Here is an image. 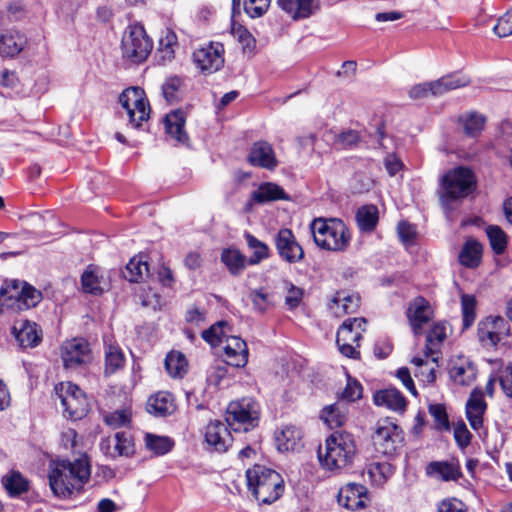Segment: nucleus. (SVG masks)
<instances>
[{"instance_id":"nucleus-5","label":"nucleus","mask_w":512,"mask_h":512,"mask_svg":"<svg viewBox=\"0 0 512 512\" xmlns=\"http://www.w3.org/2000/svg\"><path fill=\"white\" fill-rule=\"evenodd\" d=\"M41 291L26 281L10 280L0 288V314L8 309L28 310L42 300Z\"/></svg>"},{"instance_id":"nucleus-18","label":"nucleus","mask_w":512,"mask_h":512,"mask_svg":"<svg viewBox=\"0 0 512 512\" xmlns=\"http://www.w3.org/2000/svg\"><path fill=\"white\" fill-rule=\"evenodd\" d=\"M227 422L211 421L205 430V441L217 452H225L232 443V436Z\"/></svg>"},{"instance_id":"nucleus-10","label":"nucleus","mask_w":512,"mask_h":512,"mask_svg":"<svg viewBox=\"0 0 512 512\" xmlns=\"http://www.w3.org/2000/svg\"><path fill=\"white\" fill-rule=\"evenodd\" d=\"M119 102L126 110L130 123L134 127H140L141 123L149 118L150 108L143 89L139 87L125 89L119 96Z\"/></svg>"},{"instance_id":"nucleus-20","label":"nucleus","mask_w":512,"mask_h":512,"mask_svg":"<svg viewBox=\"0 0 512 512\" xmlns=\"http://www.w3.org/2000/svg\"><path fill=\"white\" fill-rule=\"evenodd\" d=\"M477 373V366L466 357L453 360L449 368L450 379L460 386H470L476 380Z\"/></svg>"},{"instance_id":"nucleus-59","label":"nucleus","mask_w":512,"mask_h":512,"mask_svg":"<svg viewBox=\"0 0 512 512\" xmlns=\"http://www.w3.org/2000/svg\"><path fill=\"white\" fill-rule=\"evenodd\" d=\"M362 397L361 384L351 377H348L347 385L342 392L341 399L347 402H355Z\"/></svg>"},{"instance_id":"nucleus-58","label":"nucleus","mask_w":512,"mask_h":512,"mask_svg":"<svg viewBox=\"0 0 512 512\" xmlns=\"http://www.w3.org/2000/svg\"><path fill=\"white\" fill-rule=\"evenodd\" d=\"M271 0H245L244 10L251 18L261 17L269 8Z\"/></svg>"},{"instance_id":"nucleus-40","label":"nucleus","mask_w":512,"mask_h":512,"mask_svg":"<svg viewBox=\"0 0 512 512\" xmlns=\"http://www.w3.org/2000/svg\"><path fill=\"white\" fill-rule=\"evenodd\" d=\"M321 418L331 429L341 427L346 421V407L341 403L326 406L321 411Z\"/></svg>"},{"instance_id":"nucleus-44","label":"nucleus","mask_w":512,"mask_h":512,"mask_svg":"<svg viewBox=\"0 0 512 512\" xmlns=\"http://www.w3.org/2000/svg\"><path fill=\"white\" fill-rule=\"evenodd\" d=\"M462 328H470L476 319L477 300L472 294H462L461 297Z\"/></svg>"},{"instance_id":"nucleus-32","label":"nucleus","mask_w":512,"mask_h":512,"mask_svg":"<svg viewBox=\"0 0 512 512\" xmlns=\"http://www.w3.org/2000/svg\"><path fill=\"white\" fill-rule=\"evenodd\" d=\"M82 289L85 293L101 295L105 291L106 283L102 275H99L98 268L88 266L81 276Z\"/></svg>"},{"instance_id":"nucleus-8","label":"nucleus","mask_w":512,"mask_h":512,"mask_svg":"<svg viewBox=\"0 0 512 512\" xmlns=\"http://www.w3.org/2000/svg\"><path fill=\"white\" fill-rule=\"evenodd\" d=\"M443 196L450 200L467 197L476 187L474 173L466 167L460 166L448 171L442 178Z\"/></svg>"},{"instance_id":"nucleus-37","label":"nucleus","mask_w":512,"mask_h":512,"mask_svg":"<svg viewBox=\"0 0 512 512\" xmlns=\"http://www.w3.org/2000/svg\"><path fill=\"white\" fill-rule=\"evenodd\" d=\"M481 256L482 245L475 239H468L459 253V261L468 268H475L479 265Z\"/></svg>"},{"instance_id":"nucleus-13","label":"nucleus","mask_w":512,"mask_h":512,"mask_svg":"<svg viewBox=\"0 0 512 512\" xmlns=\"http://www.w3.org/2000/svg\"><path fill=\"white\" fill-rule=\"evenodd\" d=\"M275 245L279 256L288 263H297L304 258L302 246L288 228L278 231L275 236Z\"/></svg>"},{"instance_id":"nucleus-61","label":"nucleus","mask_w":512,"mask_h":512,"mask_svg":"<svg viewBox=\"0 0 512 512\" xmlns=\"http://www.w3.org/2000/svg\"><path fill=\"white\" fill-rule=\"evenodd\" d=\"M498 380L505 396L512 398V362L499 371Z\"/></svg>"},{"instance_id":"nucleus-54","label":"nucleus","mask_w":512,"mask_h":512,"mask_svg":"<svg viewBox=\"0 0 512 512\" xmlns=\"http://www.w3.org/2000/svg\"><path fill=\"white\" fill-rule=\"evenodd\" d=\"M186 361L181 354H168L165 358V368L173 377H182L185 370Z\"/></svg>"},{"instance_id":"nucleus-22","label":"nucleus","mask_w":512,"mask_h":512,"mask_svg":"<svg viewBox=\"0 0 512 512\" xmlns=\"http://www.w3.org/2000/svg\"><path fill=\"white\" fill-rule=\"evenodd\" d=\"M487 409L483 391L475 387L466 403V417L470 426L478 430L483 425V415Z\"/></svg>"},{"instance_id":"nucleus-51","label":"nucleus","mask_w":512,"mask_h":512,"mask_svg":"<svg viewBox=\"0 0 512 512\" xmlns=\"http://www.w3.org/2000/svg\"><path fill=\"white\" fill-rule=\"evenodd\" d=\"M183 79L179 76L168 77L162 85V93L169 103L177 102L180 99Z\"/></svg>"},{"instance_id":"nucleus-7","label":"nucleus","mask_w":512,"mask_h":512,"mask_svg":"<svg viewBox=\"0 0 512 512\" xmlns=\"http://www.w3.org/2000/svg\"><path fill=\"white\" fill-rule=\"evenodd\" d=\"M372 442L377 453L392 457L403 445L404 432L389 418L381 419L376 424Z\"/></svg>"},{"instance_id":"nucleus-29","label":"nucleus","mask_w":512,"mask_h":512,"mask_svg":"<svg viewBox=\"0 0 512 512\" xmlns=\"http://www.w3.org/2000/svg\"><path fill=\"white\" fill-rule=\"evenodd\" d=\"M470 83L467 76L460 73H453L432 81L433 96H442L443 94L465 87Z\"/></svg>"},{"instance_id":"nucleus-50","label":"nucleus","mask_w":512,"mask_h":512,"mask_svg":"<svg viewBox=\"0 0 512 512\" xmlns=\"http://www.w3.org/2000/svg\"><path fill=\"white\" fill-rule=\"evenodd\" d=\"M487 237L493 252L497 255L504 253L507 246V238L504 231L495 225L486 228Z\"/></svg>"},{"instance_id":"nucleus-26","label":"nucleus","mask_w":512,"mask_h":512,"mask_svg":"<svg viewBox=\"0 0 512 512\" xmlns=\"http://www.w3.org/2000/svg\"><path fill=\"white\" fill-rule=\"evenodd\" d=\"M373 400L377 406H384L397 412H404L407 405L402 393L393 387L377 391Z\"/></svg>"},{"instance_id":"nucleus-16","label":"nucleus","mask_w":512,"mask_h":512,"mask_svg":"<svg viewBox=\"0 0 512 512\" xmlns=\"http://www.w3.org/2000/svg\"><path fill=\"white\" fill-rule=\"evenodd\" d=\"M247 161L254 167H260L273 171L278 166L274 149L267 141H256L252 144L247 156Z\"/></svg>"},{"instance_id":"nucleus-60","label":"nucleus","mask_w":512,"mask_h":512,"mask_svg":"<svg viewBox=\"0 0 512 512\" xmlns=\"http://www.w3.org/2000/svg\"><path fill=\"white\" fill-rule=\"evenodd\" d=\"M397 232L401 242L404 245L409 246L414 244L417 234L414 225L406 221H401L397 226Z\"/></svg>"},{"instance_id":"nucleus-33","label":"nucleus","mask_w":512,"mask_h":512,"mask_svg":"<svg viewBox=\"0 0 512 512\" xmlns=\"http://www.w3.org/2000/svg\"><path fill=\"white\" fill-rule=\"evenodd\" d=\"M220 259L233 276L240 275L248 263L246 257L238 249L233 247L223 249Z\"/></svg>"},{"instance_id":"nucleus-28","label":"nucleus","mask_w":512,"mask_h":512,"mask_svg":"<svg viewBox=\"0 0 512 512\" xmlns=\"http://www.w3.org/2000/svg\"><path fill=\"white\" fill-rule=\"evenodd\" d=\"M146 409L157 417L171 415L175 410L173 397L168 392H158L148 399Z\"/></svg>"},{"instance_id":"nucleus-3","label":"nucleus","mask_w":512,"mask_h":512,"mask_svg":"<svg viewBox=\"0 0 512 512\" xmlns=\"http://www.w3.org/2000/svg\"><path fill=\"white\" fill-rule=\"evenodd\" d=\"M248 490L259 504H271L284 492V480L273 469L263 465H254L246 471Z\"/></svg>"},{"instance_id":"nucleus-34","label":"nucleus","mask_w":512,"mask_h":512,"mask_svg":"<svg viewBox=\"0 0 512 512\" xmlns=\"http://www.w3.org/2000/svg\"><path fill=\"white\" fill-rule=\"evenodd\" d=\"M302 433L295 426H285L275 435L277 447L280 451H294L300 446Z\"/></svg>"},{"instance_id":"nucleus-49","label":"nucleus","mask_w":512,"mask_h":512,"mask_svg":"<svg viewBox=\"0 0 512 512\" xmlns=\"http://www.w3.org/2000/svg\"><path fill=\"white\" fill-rule=\"evenodd\" d=\"M332 305L330 308H333V305L341 306V310L343 314H351L356 312L359 307V298L353 295L346 293L345 291H337L333 296Z\"/></svg>"},{"instance_id":"nucleus-42","label":"nucleus","mask_w":512,"mask_h":512,"mask_svg":"<svg viewBox=\"0 0 512 512\" xmlns=\"http://www.w3.org/2000/svg\"><path fill=\"white\" fill-rule=\"evenodd\" d=\"M2 483L10 497H18L29 490V482L19 472L4 476Z\"/></svg>"},{"instance_id":"nucleus-35","label":"nucleus","mask_w":512,"mask_h":512,"mask_svg":"<svg viewBox=\"0 0 512 512\" xmlns=\"http://www.w3.org/2000/svg\"><path fill=\"white\" fill-rule=\"evenodd\" d=\"M146 255H138L130 259L122 274L123 277L132 283H139L145 274L149 272V265Z\"/></svg>"},{"instance_id":"nucleus-27","label":"nucleus","mask_w":512,"mask_h":512,"mask_svg":"<svg viewBox=\"0 0 512 512\" xmlns=\"http://www.w3.org/2000/svg\"><path fill=\"white\" fill-rule=\"evenodd\" d=\"M289 196L284 189L272 182H266L259 186V188L251 193L250 202L257 204H264L267 202L277 200H288Z\"/></svg>"},{"instance_id":"nucleus-46","label":"nucleus","mask_w":512,"mask_h":512,"mask_svg":"<svg viewBox=\"0 0 512 512\" xmlns=\"http://www.w3.org/2000/svg\"><path fill=\"white\" fill-rule=\"evenodd\" d=\"M145 445L155 455H164L171 451L174 446L173 440L167 436H157L151 433L145 435Z\"/></svg>"},{"instance_id":"nucleus-57","label":"nucleus","mask_w":512,"mask_h":512,"mask_svg":"<svg viewBox=\"0 0 512 512\" xmlns=\"http://www.w3.org/2000/svg\"><path fill=\"white\" fill-rule=\"evenodd\" d=\"M287 293L285 296V305L289 310L296 309L302 302L304 291L291 282H286Z\"/></svg>"},{"instance_id":"nucleus-52","label":"nucleus","mask_w":512,"mask_h":512,"mask_svg":"<svg viewBox=\"0 0 512 512\" xmlns=\"http://www.w3.org/2000/svg\"><path fill=\"white\" fill-rule=\"evenodd\" d=\"M430 415L433 417L435 422V429L442 431L450 430V422L446 407L443 404H430L428 407Z\"/></svg>"},{"instance_id":"nucleus-43","label":"nucleus","mask_w":512,"mask_h":512,"mask_svg":"<svg viewBox=\"0 0 512 512\" xmlns=\"http://www.w3.org/2000/svg\"><path fill=\"white\" fill-rule=\"evenodd\" d=\"M228 332H231V327L226 321H219L213 324L210 328L204 330L201 334L202 338L209 344L216 346L225 342Z\"/></svg>"},{"instance_id":"nucleus-30","label":"nucleus","mask_w":512,"mask_h":512,"mask_svg":"<svg viewBox=\"0 0 512 512\" xmlns=\"http://www.w3.org/2000/svg\"><path fill=\"white\" fill-rule=\"evenodd\" d=\"M426 471L427 474L437 476L443 481H456L462 476L459 464L453 461L431 462Z\"/></svg>"},{"instance_id":"nucleus-31","label":"nucleus","mask_w":512,"mask_h":512,"mask_svg":"<svg viewBox=\"0 0 512 512\" xmlns=\"http://www.w3.org/2000/svg\"><path fill=\"white\" fill-rule=\"evenodd\" d=\"M26 42V37L23 34L9 30L0 37V54L6 57H14L22 51Z\"/></svg>"},{"instance_id":"nucleus-39","label":"nucleus","mask_w":512,"mask_h":512,"mask_svg":"<svg viewBox=\"0 0 512 512\" xmlns=\"http://www.w3.org/2000/svg\"><path fill=\"white\" fill-rule=\"evenodd\" d=\"M465 135L476 137L481 133L485 125V117L477 112H469L462 114L458 119Z\"/></svg>"},{"instance_id":"nucleus-14","label":"nucleus","mask_w":512,"mask_h":512,"mask_svg":"<svg viewBox=\"0 0 512 512\" xmlns=\"http://www.w3.org/2000/svg\"><path fill=\"white\" fill-rule=\"evenodd\" d=\"M65 368H76L90 361V348L86 340L74 338L66 341L61 348Z\"/></svg>"},{"instance_id":"nucleus-48","label":"nucleus","mask_w":512,"mask_h":512,"mask_svg":"<svg viewBox=\"0 0 512 512\" xmlns=\"http://www.w3.org/2000/svg\"><path fill=\"white\" fill-rule=\"evenodd\" d=\"M245 239L248 247L254 251L253 255L248 260L250 265L258 264L269 257V248L264 242L258 240L250 233L245 234Z\"/></svg>"},{"instance_id":"nucleus-17","label":"nucleus","mask_w":512,"mask_h":512,"mask_svg":"<svg viewBox=\"0 0 512 512\" xmlns=\"http://www.w3.org/2000/svg\"><path fill=\"white\" fill-rule=\"evenodd\" d=\"M12 332L16 341L23 348H34L42 341V329L40 326L27 319H21L15 322Z\"/></svg>"},{"instance_id":"nucleus-1","label":"nucleus","mask_w":512,"mask_h":512,"mask_svg":"<svg viewBox=\"0 0 512 512\" xmlns=\"http://www.w3.org/2000/svg\"><path fill=\"white\" fill-rule=\"evenodd\" d=\"M91 467L87 457L70 461L68 459L53 460L49 464L48 480L53 494L62 499L79 493L89 481Z\"/></svg>"},{"instance_id":"nucleus-38","label":"nucleus","mask_w":512,"mask_h":512,"mask_svg":"<svg viewBox=\"0 0 512 512\" xmlns=\"http://www.w3.org/2000/svg\"><path fill=\"white\" fill-rule=\"evenodd\" d=\"M378 209L375 205H364L357 210L356 221L361 231L372 232L378 223Z\"/></svg>"},{"instance_id":"nucleus-62","label":"nucleus","mask_w":512,"mask_h":512,"mask_svg":"<svg viewBox=\"0 0 512 512\" xmlns=\"http://www.w3.org/2000/svg\"><path fill=\"white\" fill-rule=\"evenodd\" d=\"M493 30L499 37H507L512 34V15L509 11L498 19Z\"/></svg>"},{"instance_id":"nucleus-2","label":"nucleus","mask_w":512,"mask_h":512,"mask_svg":"<svg viewBox=\"0 0 512 512\" xmlns=\"http://www.w3.org/2000/svg\"><path fill=\"white\" fill-rule=\"evenodd\" d=\"M356 455V443L352 434L335 431L325 441L324 450L318 449V459L326 470H338L353 463Z\"/></svg>"},{"instance_id":"nucleus-56","label":"nucleus","mask_w":512,"mask_h":512,"mask_svg":"<svg viewBox=\"0 0 512 512\" xmlns=\"http://www.w3.org/2000/svg\"><path fill=\"white\" fill-rule=\"evenodd\" d=\"M446 338V327L442 323H436L432 326L426 336V349L432 352V347L440 345Z\"/></svg>"},{"instance_id":"nucleus-63","label":"nucleus","mask_w":512,"mask_h":512,"mask_svg":"<svg viewBox=\"0 0 512 512\" xmlns=\"http://www.w3.org/2000/svg\"><path fill=\"white\" fill-rule=\"evenodd\" d=\"M454 438L459 447L465 448L471 442V433L466 427V424L461 421L454 426Z\"/></svg>"},{"instance_id":"nucleus-12","label":"nucleus","mask_w":512,"mask_h":512,"mask_svg":"<svg viewBox=\"0 0 512 512\" xmlns=\"http://www.w3.org/2000/svg\"><path fill=\"white\" fill-rule=\"evenodd\" d=\"M509 334L510 326L501 316H488L478 324V338L484 345L496 346Z\"/></svg>"},{"instance_id":"nucleus-25","label":"nucleus","mask_w":512,"mask_h":512,"mask_svg":"<svg viewBox=\"0 0 512 512\" xmlns=\"http://www.w3.org/2000/svg\"><path fill=\"white\" fill-rule=\"evenodd\" d=\"M365 324L366 320L364 318L346 319L337 331L336 342L359 346V341L362 339V331L365 330Z\"/></svg>"},{"instance_id":"nucleus-64","label":"nucleus","mask_w":512,"mask_h":512,"mask_svg":"<svg viewBox=\"0 0 512 512\" xmlns=\"http://www.w3.org/2000/svg\"><path fill=\"white\" fill-rule=\"evenodd\" d=\"M438 512H467L465 504L458 499H445L439 507Z\"/></svg>"},{"instance_id":"nucleus-55","label":"nucleus","mask_w":512,"mask_h":512,"mask_svg":"<svg viewBox=\"0 0 512 512\" xmlns=\"http://www.w3.org/2000/svg\"><path fill=\"white\" fill-rule=\"evenodd\" d=\"M114 449L119 456H128L133 452L132 439L126 432H117L113 440Z\"/></svg>"},{"instance_id":"nucleus-9","label":"nucleus","mask_w":512,"mask_h":512,"mask_svg":"<svg viewBox=\"0 0 512 512\" xmlns=\"http://www.w3.org/2000/svg\"><path fill=\"white\" fill-rule=\"evenodd\" d=\"M152 47V41L142 26H130L122 38L123 56L134 63L144 61L150 54Z\"/></svg>"},{"instance_id":"nucleus-23","label":"nucleus","mask_w":512,"mask_h":512,"mask_svg":"<svg viewBox=\"0 0 512 512\" xmlns=\"http://www.w3.org/2000/svg\"><path fill=\"white\" fill-rule=\"evenodd\" d=\"M186 115L181 109L173 110L165 116L166 133L178 144L188 145L189 136L185 131Z\"/></svg>"},{"instance_id":"nucleus-21","label":"nucleus","mask_w":512,"mask_h":512,"mask_svg":"<svg viewBox=\"0 0 512 512\" xmlns=\"http://www.w3.org/2000/svg\"><path fill=\"white\" fill-rule=\"evenodd\" d=\"M224 355L228 365L244 367L248 362V348L246 342L238 337L229 335L225 340Z\"/></svg>"},{"instance_id":"nucleus-53","label":"nucleus","mask_w":512,"mask_h":512,"mask_svg":"<svg viewBox=\"0 0 512 512\" xmlns=\"http://www.w3.org/2000/svg\"><path fill=\"white\" fill-rule=\"evenodd\" d=\"M249 298L254 309L260 313H264L269 307L273 306L271 295L265 292L263 288L252 290Z\"/></svg>"},{"instance_id":"nucleus-45","label":"nucleus","mask_w":512,"mask_h":512,"mask_svg":"<svg viewBox=\"0 0 512 512\" xmlns=\"http://www.w3.org/2000/svg\"><path fill=\"white\" fill-rule=\"evenodd\" d=\"M177 45V36L167 29L159 39L157 54L162 62L170 61L174 58V46Z\"/></svg>"},{"instance_id":"nucleus-24","label":"nucleus","mask_w":512,"mask_h":512,"mask_svg":"<svg viewBox=\"0 0 512 512\" xmlns=\"http://www.w3.org/2000/svg\"><path fill=\"white\" fill-rule=\"evenodd\" d=\"M277 4L293 20L309 18L318 9L316 0H277Z\"/></svg>"},{"instance_id":"nucleus-41","label":"nucleus","mask_w":512,"mask_h":512,"mask_svg":"<svg viewBox=\"0 0 512 512\" xmlns=\"http://www.w3.org/2000/svg\"><path fill=\"white\" fill-rule=\"evenodd\" d=\"M64 412L68 413L72 419H81L88 411V402L85 396L73 398L70 396H62L61 402Z\"/></svg>"},{"instance_id":"nucleus-36","label":"nucleus","mask_w":512,"mask_h":512,"mask_svg":"<svg viewBox=\"0 0 512 512\" xmlns=\"http://www.w3.org/2000/svg\"><path fill=\"white\" fill-rule=\"evenodd\" d=\"M105 376H110L125 366V355L118 345H105Z\"/></svg>"},{"instance_id":"nucleus-11","label":"nucleus","mask_w":512,"mask_h":512,"mask_svg":"<svg viewBox=\"0 0 512 512\" xmlns=\"http://www.w3.org/2000/svg\"><path fill=\"white\" fill-rule=\"evenodd\" d=\"M224 46L219 42H211L198 48L193 53L196 66L206 74L220 70L224 65Z\"/></svg>"},{"instance_id":"nucleus-15","label":"nucleus","mask_w":512,"mask_h":512,"mask_svg":"<svg viewBox=\"0 0 512 512\" xmlns=\"http://www.w3.org/2000/svg\"><path fill=\"white\" fill-rule=\"evenodd\" d=\"M407 318L413 333L421 334L423 326L433 318V309L429 301L422 296L414 298L408 306Z\"/></svg>"},{"instance_id":"nucleus-6","label":"nucleus","mask_w":512,"mask_h":512,"mask_svg":"<svg viewBox=\"0 0 512 512\" xmlns=\"http://www.w3.org/2000/svg\"><path fill=\"white\" fill-rule=\"evenodd\" d=\"M259 418V403L252 397H244L229 403L225 421L231 430L247 432L258 426Z\"/></svg>"},{"instance_id":"nucleus-19","label":"nucleus","mask_w":512,"mask_h":512,"mask_svg":"<svg viewBox=\"0 0 512 512\" xmlns=\"http://www.w3.org/2000/svg\"><path fill=\"white\" fill-rule=\"evenodd\" d=\"M367 493L365 486L357 483H347L340 488L337 501L340 506L348 510L362 509L365 507Z\"/></svg>"},{"instance_id":"nucleus-4","label":"nucleus","mask_w":512,"mask_h":512,"mask_svg":"<svg viewBox=\"0 0 512 512\" xmlns=\"http://www.w3.org/2000/svg\"><path fill=\"white\" fill-rule=\"evenodd\" d=\"M310 230L315 244L321 249L343 252L350 244V231L341 219L315 218L310 224Z\"/></svg>"},{"instance_id":"nucleus-47","label":"nucleus","mask_w":512,"mask_h":512,"mask_svg":"<svg viewBox=\"0 0 512 512\" xmlns=\"http://www.w3.org/2000/svg\"><path fill=\"white\" fill-rule=\"evenodd\" d=\"M393 473L394 468L388 462H372L367 466L370 480L378 485L384 483Z\"/></svg>"}]
</instances>
